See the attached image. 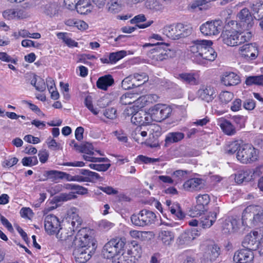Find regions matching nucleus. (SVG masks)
Instances as JSON below:
<instances>
[{"instance_id": "nucleus-1", "label": "nucleus", "mask_w": 263, "mask_h": 263, "mask_svg": "<svg viewBox=\"0 0 263 263\" xmlns=\"http://www.w3.org/2000/svg\"><path fill=\"white\" fill-rule=\"evenodd\" d=\"M223 42L230 46H235L248 42L252 37L251 32L239 33L235 29H226L221 34Z\"/></svg>"}, {"instance_id": "nucleus-2", "label": "nucleus", "mask_w": 263, "mask_h": 263, "mask_svg": "<svg viewBox=\"0 0 263 263\" xmlns=\"http://www.w3.org/2000/svg\"><path fill=\"white\" fill-rule=\"evenodd\" d=\"M125 245V241L122 238L118 237L112 238L104 246V254L107 258H112V260L114 259L118 260V256L121 254L122 257L123 255V248Z\"/></svg>"}, {"instance_id": "nucleus-3", "label": "nucleus", "mask_w": 263, "mask_h": 263, "mask_svg": "<svg viewBox=\"0 0 263 263\" xmlns=\"http://www.w3.org/2000/svg\"><path fill=\"white\" fill-rule=\"evenodd\" d=\"M87 240L89 244L87 245V243L84 244V246H80L74 249L73 254L74 255L76 261L78 263H85L88 261L91 257L92 251L95 248V243L90 236L87 237Z\"/></svg>"}, {"instance_id": "nucleus-4", "label": "nucleus", "mask_w": 263, "mask_h": 263, "mask_svg": "<svg viewBox=\"0 0 263 263\" xmlns=\"http://www.w3.org/2000/svg\"><path fill=\"white\" fill-rule=\"evenodd\" d=\"M162 30L163 34L173 40L185 37L191 33V30L181 23L166 26Z\"/></svg>"}, {"instance_id": "nucleus-5", "label": "nucleus", "mask_w": 263, "mask_h": 263, "mask_svg": "<svg viewBox=\"0 0 263 263\" xmlns=\"http://www.w3.org/2000/svg\"><path fill=\"white\" fill-rule=\"evenodd\" d=\"M156 218V214L153 212L143 209L137 214H133L130 220L135 226L143 227L154 223Z\"/></svg>"}, {"instance_id": "nucleus-6", "label": "nucleus", "mask_w": 263, "mask_h": 263, "mask_svg": "<svg viewBox=\"0 0 263 263\" xmlns=\"http://www.w3.org/2000/svg\"><path fill=\"white\" fill-rule=\"evenodd\" d=\"M152 50V52L149 57L152 60V63L154 65L166 61L176 56V52L173 49L158 47Z\"/></svg>"}, {"instance_id": "nucleus-7", "label": "nucleus", "mask_w": 263, "mask_h": 263, "mask_svg": "<svg viewBox=\"0 0 263 263\" xmlns=\"http://www.w3.org/2000/svg\"><path fill=\"white\" fill-rule=\"evenodd\" d=\"M238 160L244 164L256 161L257 154L256 149L249 144H243L239 147L236 154Z\"/></svg>"}, {"instance_id": "nucleus-8", "label": "nucleus", "mask_w": 263, "mask_h": 263, "mask_svg": "<svg viewBox=\"0 0 263 263\" xmlns=\"http://www.w3.org/2000/svg\"><path fill=\"white\" fill-rule=\"evenodd\" d=\"M85 229L79 230L74 238L72 235H69L67 239L62 241V245L66 249H69L72 247L74 249L82 245L84 246V244H86V243H87V245H88L89 242L86 241L88 235L85 234Z\"/></svg>"}, {"instance_id": "nucleus-9", "label": "nucleus", "mask_w": 263, "mask_h": 263, "mask_svg": "<svg viewBox=\"0 0 263 263\" xmlns=\"http://www.w3.org/2000/svg\"><path fill=\"white\" fill-rule=\"evenodd\" d=\"M172 111V109L170 106L161 104H156L149 109L153 121L158 122L167 118Z\"/></svg>"}, {"instance_id": "nucleus-10", "label": "nucleus", "mask_w": 263, "mask_h": 263, "mask_svg": "<svg viewBox=\"0 0 263 263\" xmlns=\"http://www.w3.org/2000/svg\"><path fill=\"white\" fill-rule=\"evenodd\" d=\"M197 204L191 210V215L193 217L200 216L208 210V205L210 202L208 194L199 195L196 197Z\"/></svg>"}, {"instance_id": "nucleus-11", "label": "nucleus", "mask_w": 263, "mask_h": 263, "mask_svg": "<svg viewBox=\"0 0 263 263\" xmlns=\"http://www.w3.org/2000/svg\"><path fill=\"white\" fill-rule=\"evenodd\" d=\"M251 206H248L243 210L241 218L242 225H256L258 222L263 223V212L254 214L251 212Z\"/></svg>"}, {"instance_id": "nucleus-12", "label": "nucleus", "mask_w": 263, "mask_h": 263, "mask_svg": "<svg viewBox=\"0 0 263 263\" xmlns=\"http://www.w3.org/2000/svg\"><path fill=\"white\" fill-rule=\"evenodd\" d=\"M221 29V21L220 20L208 21L200 27L201 32L204 35H217L220 32Z\"/></svg>"}, {"instance_id": "nucleus-13", "label": "nucleus", "mask_w": 263, "mask_h": 263, "mask_svg": "<svg viewBox=\"0 0 263 263\" xmlns=\"http://www.w3.org/2000/svg\"><path fill=\"white\" fill-rule=\"evenodd\" d=\"M197 95L201 100L210 103L212 102L216 96L215 88L210 85H201L197 91Z\"/></svg>"}, {"instance_id": "nucleus-14", "label": "nucleus", "mask_w": 263, "mask_h": 263, "mask_svg": "<svg viewBox=\"0 0 263 263\" xmlns=\"http://www.w3.org/2000/svg\"><path fill=\"white\" fill-rule=\"evenodd\" d=\"M60 227L59 219L54 215L50 214L46 216L44 220V227L46 232L49 235L55 234Z\"/></svg>"}, {"instance_id": "nucleus-15", "label": "nucleus", "mask_w": 263, "mask_h": 263, "mask_svg": "<svg viewBox=\"0 0 263 263\" xmlns=\"http://www.w3.org/2000/svg\"><path fill=\"white\" fill-rule=\"evenodd\" d=\"M238 17L240 20V25L243 29L249 30L253 26V17L247 8L242 9L238 14Z\"/></svg>"}, {"instance_id": "nucleus-16", "label": "nucleus", "mask_w": 263, "mask_h": 263, "mask_svg": "<svg viewBox=\"0 0 263 263\" xmlns=\"http://www.w3.org/2000/svg\"><path fill=\"white\" fill-rule=\"evenodd\" d=\"M258 232L254 231L247 234L242 241V246L246 249L253 252L256 250L259 245L257 240Z\"/></svg>"}, {"instance_id": "nucleus-17", "label": "nucleus", "mask_w": 263, "mask_h": 263, "mask_svg": "<svg viewBox=\"0 0 263 263\" xmlns=\"http://www.w3.org/2000/svg\"><path fill=\"white\" fill-rule=\"evenodd\" d=\"M258 50L253 44H246L239 49V53L246 59L253 60L258 55Z\"/></svg>"}, {"instance_id": "nucleus-18", "label": "nucleus", "mask_w": 263, "mask_h": 263, "mask_svg": "<svg viewBox=\"0 0 263 263\" xmlns=\"http://www.w3.org/2000/svg\"><path fill=\"white\" fill-rule=\"evenodd\" d=\"M253 258V252L246 249L237 251L233 257V260L236 263H250Z\"/></svg>"}, {"instance_id": "nucleus-19", "label": "nucleus", "mask_w": 263, "mask_h": 263, "mask_svg": "<svg viewBox=\"0 0 263 263\" xmlns=\"http://www.w3.org/2000/svg\"><path fill=\"white\" fill-rule=\"evenodd\" d=\"M212 44H208L206 47H205L203 50H205V52H201V53H199V60L193 59V60L196 62L198 64H203V60H208L210 61H213L217 57V53L214 51V49L212 48L211 46Z\"/></svg>"}, {"instance_id": "nucleus-20", "label": "nucleus", "mask_w": 263, "mask_h": 263, "mask_svg": "<svg viewBox=\"0 0 263 263\" xmlns=\"http://www.w3.org/2000/svg\"><path fill=\"white\" fill-rule=\"evenodd\" d=\"M212 44L211 41L208 40H196L193 42V45L190 46V51L195 54L193 59L199 60V53L201 50H203L208 44Z\"/></svg>"}, {"instance_id": "nucleus-21", "label": "nucleus", "mask_w": 263, "mask_h": 263, "mask_svg": "<svg viewBox=\"0 0 263 263\" xmlns=\"http://www.w3.org/2000/svg\"><path fill=\"white\" fill-rule=\"evenodd\" d=\"M220 254V248L216 243L209 245L204 254V257L210 261H214Z\"/></svg>"}, {"instance_id": "nucleus-22", "label": "nucleus", "mask_w": 263, "mask_h": 263, "mask_svg": "<svg viewBox=\"0 0 263 263\" xmlns=\"http://www.w3.org/2000/svg\"><path fill=\"white\" fill-rule=\"evenodd\" d=\"M221 82L226 86H234L240 82L239 77L234 72L224 73L221 78Z\"/></svg>"}, {"instance_id": "nucleus-23", "label": "nucleus", "mask_w": 263, "mask_h": 263, "mask_svg": "<svg viewBox=\"0 0 263 263\" xmlns=\"http://www.w3.org/2000/svg\"><path fill=\"white\" fill-rule=\"evenodd\" d=\"M114 84V79L110 74H106L100 77L97 82V87L102 90H106L108 87Z\"/></svg>"}, {"instance_id": "nucleus-24", "label": "nucleus", "mask_w": 263, "mask_h": 263, "mask_svg": "<svg viewBox=\"0 0 263 263\" xmlns=\"http://www.w3.org/2000/svg\"><path fill=\"white\" fill-rule=\"evenodd\" d=\"M59 10L60 6L56 3H48L43 6V13L50 17L58 16Z\"/></svg>"}, {"instance_id": "nucleus-25", "label": "nucleus", "mask_w": 263, "mask_h": 263, "mask_svg": "<svg viewBox=\"0 0 263 263\" xmlns=\"http://www.w3.org/2000/svg\"><path fill=\"white\" fill-rule=\"evenodd\" d=\"M217 213L212 212L207 216L202 217L199 220V227L203 229L210 228L216 221Z\"/></svg>"}, {"instance_id": "nucleus-26", "label": "nucleus", "mask_w": 263, "mask_h": 263, "mask_svg": "<svg viewBox=\"0 0 263 263\" xmlns=\"http://www.w3.org/2000/svg\"><path fill=\"white\" fill-rule=\"evenodd\" d=\"M202 180L199 178H192L185 181L183 184L185 190L189 191L199 190L201 187Z\"/></svg>"}, {"instance_id": "nucleus-27", "label": "nucleus", "mask_w": 263, "mask_h": 263, "mask_svg": "<svg viewBox=\"0 0 263 263\" xmlns=\"http://www.w3.org/2000/svg\"><path fill=\"white\" fill-rule=\"evenodd\" d=\"M253 179V174L250 170L239 171L235 174V180L238 184L249 182Z\"/></svg>"}, {"instance_id": "nucleus-28", "label": "nucleus", "mask_w": 263, "mask_h": 263, "mask_svg": "<svg viewBox=\"0 0 263 263\" xmlns=\"http://www.w3.org/2000/svg\"><path fill=\"white\" fill-rule=\"evenodd\" d=\"M171 215H170V218L166 217L167 220L171 221V216L176 220H182L185 217V214L181 210L180 206L178 204H173L170 208Z\"/></svg>"}, {"instance_id": "nucleus-29", "label": "nucleus", "mask_w": 263, "mask_h": 263, "mask_svg": "<svg viewBox=\"0 0 263 263\" xmlns=\"http://www.w3.org/2000/svg\"><path fill=\"white\" fill-rule=\"evenodd\" d=\"M142 97H138V93L127 92L120 97V101L123 105H128L138 101Z\"/></svg>"}, {"instance_id": "nucleus-30", "label": "nucleus", "mask_w": 263, "mask_h": 263, "mask_svg": "<svg viewBox=\"0 0 263 263\" xmlns=\"http://www.w3.org/2000/svg\"><path fill=\"white\" fill-rule=\"evenodd\" d=\"M162 0H147L146 7L153 12H162L164 9V4Z\"/></svg>"}, {"instance_id": "nucleus-31", "label": "nucleus", "mask_w": 263, "mask_h": 263, "mask_svg": "<svg viewBox=\"0 0 263 263\" xmlns=\"http://www.w3.org/2000/svg\"><path fill=\"white\" fill-rule=\"evenodd\" d=\"M147 136L145 127L138 126L132 134L133 138L138 143H143V138Z\"/></svg>"}, {"instance_id": "nucleus-32", "label": "nucleus", "mask_w": 263, "mask_h": 263, "mask_svg": "<svg viewBox=\"0 0 263 263\" xmlns=\"http://www.w3.org/2000/svg\"><path fill=\"white\" fill-rule=\"evenodd\" d=\"M200 228H195L192 229L191 231L183 233L180 235L181 238L184 242L194 240L196 236L200 234L201 229Z\"/></svg>"}, {"instance_id": "nucleus-33", "label": "nucleus", "mask_w": 263, "mask_h": 263, "mask_svg": "<svg viewBox=\"0 0 263 263\" xmlns=\"http://www.w3.org/2000/svg\"><path fill=\"white\" fill-rule=\"evenodd\" d=\"M177 78L182 82L190 84L197 85L198 81L195 77V74L192 73H182L178 75Z\"/></svg>"}, {"instance_id": "nucleus-34", "label": "nucleus", "mask_w": 263, "mask_h": 263, "mask_svg": "<svg viewBox=\"0 0 263 263\" xmlns=\"http://www.w3.org/2000/svg\"><path fill=\"white\" fill-rule=\"evenodd\" d=\"M184 137L183 133L181 132H172L168 133L165 139L166 144L173 143L181 141Z\"/></svg>"}, {"instance_id": "nucleus-35", "label": "nucleus", "mask_w": 263, "mask_h": 263, "mask_svg": "<svg viewBox=\"0 0 263 263\" xmlns=\"http://www.w3.org/2000/svg\"><path fill=\"white\" fill-rule=\"evenodd\" d=\"M108 10L112 13H117L121 10L122 0H110L107 3Z\"/></svg>"}, {"instance_id": "nucleus-36", "label": "nucleus", "mask_w": 263, "mask_h": 263, "mask_svg": "<svg viewBox=\"0 0 263 263\" xmlns=\"http://www.w3.org/2000/svg\"><path fill=\"white\" fill-rule=\"evenodd\" d=\"M146 115V112L143 110H140L134 114L131 118V122L135 125L139 126H144L143 122V117Z\"/></svg>"}, {"instance_id": "nucleus-37", "label": "nucleus", "mask_w": 263, "mask_h": 263, "mask_svg": "<svg viewBox=\"0 0 263 263\" xmlns=\"http://www.w3.org/2000/svg\"><path fill=\"white\" fill-rule=\"evenodd\" d=\"M251 8L254 12V18L258 20L263 18V2L253 4Z\"/></svg>"}, {"instance_id": "nucleus-38", "label": "nucleus", "mask_w": 263, "mask_h": 263, "mask_svg": "<svg viewBox=\"0 0 263 263\" xmlns=\"http://www.w3.org/2000/svg\"><path fill=\"white\" fill-rule=\"evenodd\" d=\"M223 132L227 135L231 136L236 133V129L232 123L228 121L224 120L220 125Z\"/></svg>"}, {"instance_id": "nucleus-39", "label": "nucleus", "mask_w": 263, "mask_h": 263, "mask_svg": "<svg viewBox=\"0 0 263 263\" xmlns=\"http://www.w3.org/2000/svg\"><path fill=\"white\" fill-rule=\"evenodd\" d=\"M245 83L248 86L252 85L263 86V75L248 77L246 78Z\"/></svg>"}, {"instance_id": "nucleus-40", "label": "nucleus", "mask_w": 263, "mask_h": 263, "mask_svg": "<svg viewBox=\"0 0 263 263\" xmlns=\"http://www.w3.org/2000/svg\"><path fill=\"white\" fill-rule=\"evenodd\" d=\"M159 236L165 245H170L174 239V233L168 231H162Z\"/></svg>"}, {"instance_id": "nucleus-41", "label": "nucleus", "mask_w": 263, "mask_h": 263, "mask_svg": "<svg viewBox=\"0 0 263 263\" xmlns=\"http://www.w3.org/2000/svg\"><path fill=\"white\" fill-rule=\"evenodd\" d=\"M62 172L51 170L46 172V175L47 177V179H50L51 181H56L57 180L62 179Z\"/></svg>"}, {"instance_id": "nucleus-42", "label": "nucleus", "mask_w": 263, "mask_h": 263, "mask_svg": "<svg viewBox=\"0 0 263 263\" xmlns=\"http://www.w3.org/2000/svg\"><path fill=\"white\" fill-rule=\"evenodd\" d=\"M89 6L88 2L85 3L84 2H82L81 1H78L75 6L74 8L77 9L78 13L81 14H85L87 13L88 9L87 8Z\"/></svg>"}, {"instance_id": "nucleus-43", "label": "nucleus", "mask_w": 263, "mask_h": 263, "mask_svg": "<svg viewBox=\"0 0 263 263\" xmlns=\"http://www.w3.org/2000/svg\"><path fill=\"white\" fill-rule=\"evenodd\" d=\"M126 55V52L124 50H121L116 52L110 53V60L111 63H115Z\"/></svg>"}, {"instance_id": "nucleus-44", "label": "nucleus", "mask_w": 263, "mask_h": 263, "mask_svg": "<svg viewBox=\"0 0 263 263\" xmlns=\"http://www.w3.org/2000/svg\"><path fill=\"white\" fill-rule=\"evenodd\" d=\"M233 93L229 91H223L219 95V99L222 103L227 104L233 98Z\"/></svg>"}, {"instance_id": "nucleus-45", "label": "nucleus", "mask_w": 263, "mask_h": 263, "mask_svg": "<svg viewBox=\"0 0 263 263\" xmlns=\"http://www.w3.org/2000/svg\"><path fill=\"white\" fill-rule=\"evenodd\" d=\"M93 147L91 143L89 142H85L81 145V148L80 152L85 153L88 155H92L94 153L93 152Z\"/></svg>"}, {"instance_id": "nucleus-46", "label": "nucleus", "mask_w": 263, "mask_h": 263, "mask_svg": "<svg viewBox=\"0 0 263 263\" xmlns=\"http://www.w3.org/2000/svg\"><path fill=\"white\" fill-rule=\"evenodd\" d=\"M22 163L24 166L35 165L38 163V160L36 156L24 157L22 160Z\"/></svg>"}, {"instance_id": "nucleus-47", "label": "nucleus", "mask_w": 263, "mask_h": 263, "mask_svg": "<svg viewBox=\"0 0 263 263\" xmlns=\"http://www.w3.org/2000/svg\"><path fill=\"white\" fill-rule=\"evenodd\" d=\"M84 179L85 182H93L101 179V177L98 173L89 170L87 177H84Z\"/></svg>"}, {"instance_id": "nucleus-48", "label": "nucleus", "mask_w": 263, "mask_h": 263, "mask_svg": "<svg viewBox=\"0 0 263 263\" xmlns=\"http://www.w3.org/2000/svg\"><path fill=\"white\" fill-rule=\"evenodd\" d=\"M82 222V220L78 215L74 214L72 220L71 222V224L72 227L73 231H74L77 230L78 228H79V226L81 225Z\"/></svg>"}, {"instance_id": "nucleus-49", "label": "nucleus", "mask_w": 263, "mask_h": 263, "mask_svg": "<svg viewBox=\"0 0 263 263\" xmlns=\"http://www.w3.org/2000/svg\"><path fill=\"white\" fill-rule=\"evenodd\" d=\"M240 147H241V146L236 142H232L228 147L227 149V153L228 154L232 155L236 152H237Z\"/></svg>"}, {"instance_id": "nucleus-50", "label": "nucleus", "mask_w": 263, "mask_h": 263, "mask_svg": "<svg viewBox=\"0 0 263 263\" xmlns=\"http://www.w3.org/2000/svg\"><path fill=\"white\" fill-rule=\"evenodd\" d=\"M55 234L57 238L59 239L61 243H62V241L67 239L70 235H68L65 230L62 229L61 228H60L59 230H58V231Z\"/></svg>"}, {"instance_id": "nucleus-51", "label": "nucleus", "mask_w": 263, "mask_h": 263, "mask_svg": "<svg viewBox=\"0 0 263 263\" xmlns=\"http://www.w3.org/2000/svg\"><path fill=\"white\" fill-rule=\"evenodd\" d=\"M116 109L113 107L109 108L103 111V115L107 118L114 119L116 117Z\"/></svg>"}, {"instance_id": "nucleus-52", "label": "nucleus", "mask_w": 263, "mask_h": 263, "mask_svg": "<svg viewBox=\"0 0 263 263\" xmlns=\"http://www.w3.org/2000/svg\"><path fill=\"white\" fill-rule=\"evenodd\" d=\"M121 86L125 90L134 88V86L132 85V80L129 76L126 77L122 80Z\"/></svg>"}, {"instance_id": "nucleus-53", "label": "nucleus", "mask_w": 263, "mask_h": 263, "mask_svg": "<svg viewBox=\"0 0 263 263\" xmlns=\"http://www.w3.org/2000/svg\"><path fill=\"white\" fill-rule=\"evenodd\" d=\"M85 104L89 110H90L94 115H97L98 114V111L93 108L91 98L90 96H88L85 98Z\"/></svg>"}, {"instance_id": "nucleus-54", "label": "nucleus", "mask_w": 263, "mask_h": 263, "mask_svg": "<svg viewBox=\"0 0 263 263\" xmlns=\"http://www.w3.org/2000/svg\"><path fill=\"white\" fill-rule=\"evenodd\" d=\"M138 83L140 84V86L144 84L148 80V76L145 73L142 72L141 73H135Z\"/></svg>"}, {"instance_id": "nucleus-55", "label": "nucleus", "mask_w": 263, "mask_h": 263, "mask_svg": "<svg viewBox=\"0 0 263 263\" xmlns=\"http://www.w3.org/2000/svg\"><path fill=\"white\" fill-rule=\"evenodd\" d=\"M0 60L6 62H11L13 64H16L17 61V60L12 58L7 53L1 52H0Z\"/></svg>"}, {"instance_id": "nucleus-56", "label": "nucleus", "mask_w": 263, "mask_h": 263, "mask_svg": "<svg viewBox=\"0 0 263 263\" xmlns=\"http://www.w3.org/2000/svg\"><path fill=\"white\" fill-rule=\"evenodd\" d=\"M74 196L71 194L62 193L56 197L58 202L66 201L72 199Z\"/></svg>"}, {"instance_id": "nucleus-57", "label": "nucleus", "mask_w": 263, "mask_h": 263, "mask_svg": "<svg viewBox=\"0 0 263 263\" xmlns=\"http://www.w3.org/2000/svg\"><path fill=\"white\" fill-rule=\"evenodd\" d=\"M243 107L247 110H252L255 107V103L252 99H247L243 103Z\"/></svg>"}, {"instance_id": "nucleus-58", "label": "nucleus", "mask_w": 263, "mask_h": 263, "mask_svg": "<svg viewBox=\"0 0 263 263\" xmlns=\"http://www.w3.org/2000/svg\"><path fill=\"white\" fill-rule=\"evenodd\" d=\"M39 160L41 162L44 163H45L49 157V153L45 149L41 151L38 154Z\"/></svg>"}, {"instance_id": "nucleus-59", "label": "nucleus", "mask_w": 263, "mask_h": 263, "mask_svg": "<svg viewBox=\"0 0 263 263\" xmlns=\"http://www.w3.org/2000/svg\"><path fill=\"white\" fill-rule=\"evenodd\" d=\"M15 15L17 18L23 19L28 16V13L24 8H19L15 10Z\"/></svg>"}, {"instance_id": "nucleus-60", "label": "nucleus", "mask_w": 263, "mask_h": 263, "mask_svg": "<svg viewBox=\"0 0 263 263\" xmlns=\"http://www.w3.org/2000/svg\"><path fill=\"white\" fill-rule=\"evenodd\" d=\"M206 3V0H197L191 4L189 8L192 10H195L197 8H199V9L201 10V8L199 7L205 4Z\"/></svg>"}, {"instance_id": "nucleus-61", "label": "nucleus", "mask_w": 263, "mask_h": 263, "mask_svg": "<svg viewBox=\"0 0 263 263\" xmlns=\"http://www.w3.org/2000/svg\"><path fill=\"white\" fill-rule=\"evenodd\" d=\"M18 160L16 157H13L10 159H5L3 162L4 166L11 167L16 164Z\"/></svg>"}, {"instance_id": "nucleus-62", "label": "nucleus", "mask_w": 263, "mask_h": 263, "mask_svg": "<svg viewBox=\"0 0 263 263\" xmlns=\"http://www.w3.org/2000/svg\"><path fill=\"white\" fill-rule=\"evenodd\" d=\"M99 189L108 195H115L118 193V191L111 186H100Z\"/></svg>"}, {"instance_id": "nucleus-63", "label": "nucleus", "mask_w": 263, "mask_h": 263, "mask_svg": "<svg viewBox=\"0 0 263 263\" xmlns=\"http://www.w3.org/2000/svg\"><path fill=\"white\" fill-rule=\"evenodd\" d=\"M15 10L8 9L4 11L3 13V16L8 20H10L15 17Z\"/></svg>"}, {"instance_id": "nucleus-64", "label": "nucleus", "mask_w": 263, "mask_h": 263, "mask_svg": "<svg viewBox=\"0 0 263 263\" xmlns=\"http://www.w3.org/2000/svg\"><path fill=\"white\" fill-rule=\"evenodd\" d=\"M20 214L23 217H29L33 214L32 210L29 208H23L20 211Z\"/></svg>"}]
</instances>
